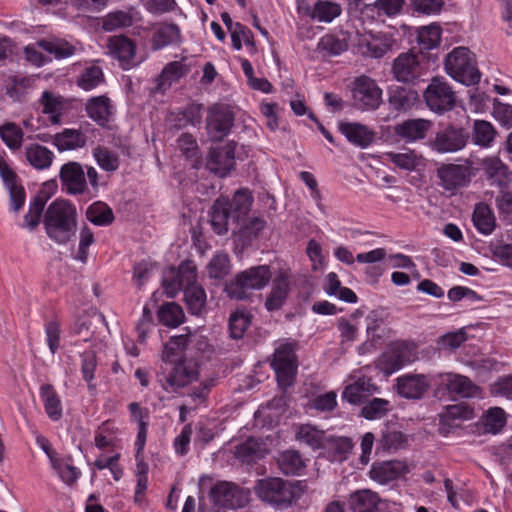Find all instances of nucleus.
Segmentation results:
<instances>
[{"label":"nucleus","mask_w":512,"mask_h":512,"mask_svg":"<svg viewBox=\"0 0 512 512\" xmlns=\"http://www.w3.org/2000/svg\"><path fill=\"white\" fill-rule=\"evenodd\" d=\"M237 228L233 229V233L242 241H250L256 238L265 228L266 221L262 217L243 218L240 223H236Z\"/></svg>","instance_id":"42"},{"label":"nucleus","mask_w":512,"mask_h":512,"mask_svg":"<svg viewBox=\"0 0 512 512\" xmlns=\"http://www.w3.org/2000/svg\"><path fill=\"white\" fill-rule=\"evenodd\" d=\"M86 217L90 222L98 226H107L114 221L112 209L100 201L88 207Z\"/></svg>","instance_id":"50"},{"label":"nucleus","mask_w":512,"mask_h":512,"mask_svg":"<svg viewBox=\"0 0 512 512\" xmlns=\"http://www.w3.org/2000/svg\"><path fill=\"white\" fill-rule=\"evenodd\" d=\"M24 132L15 123H6L0 126V137L3 142L12 150H17L21 147Z\"/></svg>","instance_id":"58"},{"label":"nucleus","mask_w":512,"mask_h":512,"mask_svg":"<svg viewBox=\"0 0 512 512\" xmlns=\"http://www.w3.org/2000/svg\"><path fill=\"white\" fill-rule=\"evenodd\" d=\"M230 270V260L226 254L215 255L208 265L210 277L215 279L224 278Z\"/></svg>","instance_id":"64"},{"label":"nucleus","mask_w":512,"mask_h":512,"mask_svg":"<svg viewBox=\"0 0 512 512\" xmlns=\"http://www.w3.org/2000/svg\"><path fill=\"white\" fill-rule=\"evenodd\" d=\"M468 139L469 135L464 128L448 125L436 133L431 145L439 153H454L462 150Z\"/></svg>","instance_id":"15"},{"label":"nucleus","mask_w":512,"mask_h":512,"mask_svg":"<svg viewBox=\"0 0 512 512\" xmlns=\"http://www.w3.org/2000/svg\"><path fill=\"white\" fill-rule=\"evenodd\" d=\"M190 342L189 334H181L172 336L165 343L162 352V361L165 363H177L182 359V355Z\"/></svg>","instance_id":"35"},{"label":"nucleus","mask_w":512,"mask_h":512,"mask_svg":"<svg viewBox=\"0 0 512 512\" xmlns=\"http://www.w3.org/2000/svg\"><path fill=\"white\" fill-rule=\"evenodd\" d=\"M485 174L490 185H496L500 189L507 188L511 181V173L507 165L498 158H490L485 161Z\"/></svg>","instance_id":"28"},{"label":"nucleus","mask_w":512,"mask_h":512,"mask_svg":"<svg viewBox=\"0 0 512 512\" xmlns=\"http://www.w3.org/2000/svg\"><path fill=\"white\" fill-rule=\"evenodd\" d=\"M418 99L417 91L397 86L389 91L388 103L396 111H407L418 102Z\"/></svg>","instance_id":"30"},{"label":"nucleus","mask_w":512,"mask_h":512,"mask_svg":"<svg viewBox=\"0 0 512 512\" xmlns=\"http://www.w3.org/2000/svg\"><path fill=\"white\" fill-rule=\"evenodd\" d=\"M188 310L194 315H200L205 308L206 293L200 285L190 286L184 290Z\"/></svg>","instance_id":"52"},{"label":"nucleus","mask_w":512,"mask_h":512,"mask_svg":"<svg viewBox=\"0 0 512 512\" xmlns=\"http://www.w3.org/2000/svg\"><path fill=\"white\" fill-rule=\"evenodd\" d=\"M425 73L424 65L412 52H404L394 59L393 77L404 84H415Z\"/></svg>","instance_id":"14"},{"label":"nucleus","mask_w":512,"mask_h":512,"mask_svg":"<svg viewBox=\"0 0 512 512\" xmlns=\"http://www.w3.org/2000/svg\"><path fill=\"white\" fill-rule=\"evenodd\" d=\"M234 120V114L229 106L214 104L209 107L206 118V130L210 140H223L234 125Z\"/></svg>","instance_id":"11"},{"label":"nucleus","mask_w":512,"mask_h":512,"mask_svg":"<svg viewBox=\"0 0 512 512\" xmlns=\"http://www.w3.org/2000/svg\"><path fill=\"white\" fill-rule=\"evenodd\" d=\"M52 467L58 473L59 477L68 485L74 484L81 472L78 468L68 463L64 459L52 458Z\"/></svg>","instance_id":"59"},{"label":"nucleus","mask_w":512,"mask_h":512,"mask_svg":"<svg viewBox=\"0 0 512 512\" xmlns=\"http://www.w3.org/2000/svg\"><path fill=\"white\" fill-rule=\"evenodd\" d=\"M339 130L349 142L361 148L368 147L374 141V132L359 123H340Z\"/></svg>","instance_id":"26"},{"label":"nucleus","mask_w":512,"mask_h":512,"mask_svg":"<svg viewBox=\"0 0 512 512\" xmlns=\"http://www.w3.org/2000/svg\"><path fill=\"white\" fill-rule=\"evenodd\" d=\"M46 202L47 198L43 194H38L34 197L27 214L24 216L25 227L29 230H35L39 225Z\"/></svg>","instance_id":"53"},{"label":"nucleus","mask_w":512,"mask_h":512,"mask_svg":"<svg viewBox=\"0 0 512 512\" xmlns=\"http://www.w3.org/2000/svg\"><path fill=\"white\" fill-rule=\"evenodd\" d=\"M381 499L370 489L357 490L349 495L348 507L352 512H378Z\"/></svg>","instance_id":"23"},{"label":"nucleus","mask_w":512,"mask_h":512,"mask_svg":"<svg viewBox=\"0 0 512 512\" xmlns=\"http://www.w3.org/2000/svg\"><path fill=\"white\" fill-rule=\"evenodd\" d=\"M202 104L191 103L178 112L171 113L170 121L177 129L184 128L188 125H195L201 121Z\"/></svg>","instance_id":"36"},{"label":"nucleus","mask_w":512,"mask_h":512,"mask_svg":"<svg viewBox=\"0 0 512 512\" xmlns=\"http://www.w3.org/2000/svg\"><path fill=\"white\" fill-rule=\"evenodd\" d=\"M40 397L47 416L53 421L60 420L63 414L62 403L54 387L51 384L42 385Z\"/></svg>","instance_id":"33"},{"label":"nucleus","mask_w":512,"mask_h":512,"mask_svg":"<svg viewBox=\"0 0 512 512\" xmlns=\"http://www.w3.org/2000/svg\"><path fill=\"white\" fill-rule=\"evenodd\" d=\"M408 471V466L404 461L390 460L374 462L370 468L369 476L379 484H387Z\"/></svg>","instance_id":"20"},{"label":"nucleus","mask_w":512,"mask_h":512,"mask_svg":"<svg viewBox=\"0 0 512 512\" xmlns=\"http://www.w3.org/2000/svg\"><path fill=\"white\" fill-rule=\"evenodd\" d=\"M252 202L253 197L247 189L238 190L232 200H228V211L231 219L236 223H240L248 215Z\"/></svg>","instance_id":"31"},{"label":"nucleus","mask_w":512,"mask_h":512,"mask_svg":"<svg viewBox=\"0 0 512 512\" xmlns=\"http://www.w3.org/2000/svg\"><path fill=\"white\" fill-rule=\"evenodd\" d=\"M271 366L275 370L278 384L283 388L291 386L297 372V358L294 345L284 343L276 348Z\"/></svg>","instance_id":"8"},{"label":"nucleus","mask_w":512,"mask_h":512,"mask_svg":"<svg viewBox=\"0 0 512 512\" xmlns=\"http://www.w3.org/2000/svg\"><path fill=\"white\" fill-rule=\"evenodd\" d=\"M88 116L99 126L106 127L112 116L111 100L107 96L90 98L85 105Z\"/></svg>","instance_id":"25"},{"label":"nucleus","mask_w":512,"mask_h":512,"mask_svg":"<svg viewBox=\"0 0 512 512\" xmlns=\"http://www.w3.org/2000/svg\"><path fill=\"white\" fill-rule=\"evenodd\" d=\"M485 433L497 434L507 423L505 411L500 407L489 408L479 421Z\"/></svg>","instance_id":"39"},{"label":"nucleus","mask_w":512,"mask_h":512,"mask_svg":"<svg viewBox=\"0 0 512 512\" xmlns=\"http://www.w3.org/2000/svg\"><path fill=\"white\" fill-rule=\"evenodd\" d=\"M86 136L77 129H64L62 132L55 134L53 144L58 151H70L82 148L86 145Z\"/></svg>","instance_id":"32"},{"label":"nucleus","mask_w":512,"mask_h":512,"mask_svg":"<svg viewBox=\"0 0 512 512\" xmlns=\"http://www.w3.org/2000/svg\"><path fill=\"white\" fill-rule=\"evenodd\" d=\"M197 270L191 261L183 262L178 269L170 268L163 278V288L168 297L173 298L181 290L196 286Z\"/></svg>","instance_id":"12"},{"label":"nucleus","mask_w":512,"mask_h":512,"mask_svg":"<svg viewBox=\"0 0 512 512\" xmlns=\"http://www.w3.org/2000/svg\"><path fill=\"white\" fill-rule=\"evenodd\" d=\"M391 408L389 400L373 398L363 405L360 415L367 420H376L386 416L390 412Z\"/></svg>","instance_id":"49"},{"label":"nucleus","mask_w":512,"mask_h":512,"mask_svg":"<svg viewBox=\"0 0 512 512\" xmlns=\"http://www.w3.org/2000/svg\"><path fill=\"white\" fill-rule=\"evenodd\" d=\"M376 390L377 387L369 379L359 378L354 383L345 387L342 398L350 404L358 405L363 403Z\"/></svg>","instance_id":"27"},{"label":"nucleus","mask_w":512,"mask_h":512,"mask_svg":"<svg viewBox=\"0 0 512 512\" xmlns=\"http://www.w3.org/2000/svg\"><path fill=\"white\" fill-rule=\"evenodd\" d=\"M242 41L246 46L250 47L252 51H256L253 33L243 24L236 26V30H234L231 34V42L233 48L235 50H240L242 48Z\"/></svg>","instance_id":"63"},{"label":"nucleus","mask_w":512,"mask_h":512,"mask_svg":"<svg viewBox=\"0 0 512 512\" xmlns=\"http://www.w3.org/2000/svg\"><path fill=\"white\" fill-rule=\"evenodd\" d=\"M431 378L425 374H405L397 378V393L406 399H420L431 387Z\"/></svg>","instance_id":"18"},{"label":"nucleus","mask_w":512,"mask_h":512,"mask_svg":"<svg viewBox=\"0 0 512 512\" xmlns=\"http://www.w3.org/2000/svg\"><path fill=\"white\" fill-rule=\"evenodd\" d=\"M342 12L340 4L328 1L318 0L311 11V18L319 22L330 23Z\"/></svg>","instance_id":"46"},{"label":"nucleus","mask_w":512,"mask_h":512,"mask_svg":"<svg viewBox=\"0 0 512 512\" xmlns=\"http://www.w3.org/2000/svg\"><path fill=\"white\" fill-rule=\"evenodd\" d=\"M104 74L99 66L87 67L77 79L80 88L90 91L104 82Z\"/></svg>","instance_id":"57"},{"label":"nucleus","mask_w":512,"mask_h":512,"mask_svg":"<svg viewBox=\"0 0 512 512\" xmlns=\"http://www.w3.org/2000/svg\"><path fill=\"white\" fill-rule=\"evenodd\" d=\"M181 33L176 24H163L153 34L152 49L160 50L168 45L180 42Z\"/></svg>","instance_id":"37"},{"label":"nucleus","mask_w":512,"mask_h":512,"mask_svg":"<svg viewBox=\"0 0 512 512\" xmlns=\"http://www.w3.org/2000/svg\"><path fill=\"white\" fill-rule=\"evenodd\" d=\"M290 291V277L287 272H280L272 282V288L265 301L268 311L279 310L285 303Z\"/></svg>","instance_id":"22"},{"label":"nucleus","mask_w":512,"mask_h":512,"mask_svg":"<svg viewBox=\"0 0 512 512\" xmlns=\"http://www.w3.org/2000/svg\"><path fill=\"white\" fill-rule=\"evenodd\" d=\"M62 190L68 195H82L88 191L87 179L82 165L75 161L63 164L59 171Z\"/></svg>","instance_id":"16"},{"label":"nucleus","mask_w":512,"mask_h":512,"mask_svg":"<svg viewBox=\"0 0 512 512\" xmlns=\"http://www.w3.org/2000/svg\"><path fill=\"white\" fill-rule=\"evenodd\" d=\"M407 443V436L403 432L390 426H386L382 430L381 436L377 442L379 448L383 449L384 451L394 452L405 448Z\"/></svg>","instance_id":"38"},{"label":"nucleus","mask_w":512,"mask_h":512,"mask_svg":"<svg viewBox=\"0 0 512 512\" xmlns=\"http://www.w3.org/2000/svg\"><path fill=\"white\" fill-rule=\"evenodd\" d=\"M46 234L58 244H66L75 235L77 228V210L66 199L54 200L43 215Z\"/></svg>","instance_id":"1"},{"label":"nucleus","mask_w":512,"mask_h":512,"mask_svg":"<svg viewBox=\"0 0 512 512\" xmlns=\"http://www.w3.org/2000/svg\"><path fill=\"white\" fill-rule=\"evenodd\" d=\"M272 277L269 266L259 265L239 272L226 284L225 291L230 299L245 300L253 290L264 288Z\"/></svg>","instance_id":"2"},{"label":"nucleus","mask_w":512,"mask_h":512,"mask_svg":"<svg viewBox=\"0 0 512 512\" xmlns=\"http://www.w3.org/2000/svg\"><path fill=\"white\" fill-rule=\"evenodd\" d=\"M443 382L449 393L456 397L472 398L479 392L478 386L463 375L449 373L446 375Z\"/></svg>","instance_id":"24"},{"label":"nucleus","mask_w":512,"mask_h":512,"mask_svg":"<svg viewBox=\"0 0 512 512\" xmlns=\"http://www.w3.org/2000/svg\"><path fill=\"white\" fill-rule=\"evenodd\" d=\"M431 126L426 119H407L394 126V133L405 142H415L424 139Z\"/></svg>","instance_id":"21"},{"label":"nucleus","mask_w":512,"mask_h":512,"mask_svg":"<svg viewBox=\"0 0 512 512\" xmlns=\"http://www.w3.org/2000/svg\"><path fill=\"white\" fill-rule=\"evenodd\" d=\"M445 70L453 79L467 86L477 84L481 78L474 55L466 47H457L446 56Z\"/></svg>","instance_id":"4"},{"label":"nucleus","mask_w":512,"mask_h":512,"mask_svg":"<svg viewBox=\"0 0 512 512\" xmlns=\"http://www.w3.org/2000/svg\"><path fill=\"white\" fill-rule=\"evenodd\" d=\"M256 495L277 508L288 507L299 497L297 485L282 478H265L257 481Z\"/></svg>","instance_id":"3"},{"label":"nucleus","mask_w":512,"mask_h":512,"mask_svg":"<svg viewBox=\"0 0 512 512\" xmlns=\"http://www.w3.org/2000/svg\"><path fill=\"white\" fill-rule=\"evenodd\" d=\"M295 437L299 442L305 443L314 450L323 448L326 439L324 431L310 424L298 426Z\"/></svg>","instance_id":"44"},{"label":"nucleus","mask_w":512,"mask_h":512,"mask_svg":"<svg viewBox=\"0 0 512 512\" xmlns=\"http://www.w3.org/2000/svg\"><path fill=\"white\" fill-rule=\"evenodd\" d=\"M441 27L436 24L421 27L418 31V42L422 49L430 50L439 45L441 41Z\"/></svg>","instance_id":"55"},{"label":"nucleus","mask_w":512,"mask_h":512,"mask_svg":"<svg viewBox=\"0 0 512 512\" xmlns=\"http://www.w3.org/2000/svg\"><path fill=\"white\" fill-rule=\"evenodd\" d=\"M210 215V224L213 231L218 235L228 232V222L231 215L228 211V199L219 198L214 201Z\"/></svg>","instance_id":"29"},{"label":"nucleus","mask_w":512,"mask_h":512,"mask_svg":"<svg viewBox=\"0 0 512 512\" xmlns=\"http://www.w3.org/2000/svg\"><path fill=\"white\" fill-rule=\"evenodd\" d=\"M96 367V353L92 350L83 352L81 354V372L84 380L88 383V388L90 390L95 388V385L92 383V380L94 379Z\"/></svg>","instance_id":"62"},{"label":"nucleus","mask_w":512,"mask_h":512,"mask_svg":"<svg viewBox=\"0 0 512 512\" xmlns=\"http://www.w3.org/2000/svg\"><path fill=\"white\" fill-rule=\"evenodd\" d=\"M40 102L43 106V113L50 115L52 124H60L62 115L61 111L63 108L62 98L55 96L49 91H44Z\"/></svg>","instance_id":"51"},{"label":"nucleus","mask_w":512,"mask_h":512,"mask_svg":"<svg viewBox=\"0 0 512 512\" xmlns=\"http://www.w3.org/2000/svg\"><path fill=\"white\" fill-rule=\"evenodd\" d=\"M25 156L29 164L37 170L48 169L54 159V154L47 147L31 144L25 148Z\"/></svg>","instance_id":"34"},{"label":"nucleus","mask_w":512,"mask_h":512,"mask_svg":"<svg viewBox=\"0 0 512 512\" xmlns=\"http://www.w3.org/2000/svg\"><path fill=\"white\" fill-rule=\"evenodd\" d=\"M42 49L55 59H65L74 55L77 47L61 38H47L38 40L36 43L25 48L26 59L36 66H42L51 59L44 56L37 49Z\"/></svg>","instance_id":"5"},{"label":"nucleus","mask_w":512,"mask_h":512,"mask_svg":"<svg viewBox=\"0 0 512 512\" xmlns=\"http://www.w3.org/2000/svg\"><path fill=\"white\" fill-rule=\"evenodd\" d=\"M212 501L220 506L236 509L243 507L249 500V491L232 482L221 481L215 484L210 490Z\"/></svg>","instance_id":"13"},{"label":"nucleus","mask_w":512,"mask_h":512,"mask_svg":"<svg viewBox=\"0 0 512 512\" xmlns=\"http://www.w3.org/2000/svg\"><path fill=\"white\" fill-rule=\"evenodd\" d=\"M352 94L354 107L362 111L375 110L382 100V90L367 76L355 79Z\"/></svg>","instance_id":"10"},{"label":"nucleus","mask_w":512,"mask_h":512,"mask_svg":"<svg viewBox=\"0 0 512 512\" xmlns=\"http://www.w3.org/2000/svg\"><path fill=\"white\" fill-rule=\"evenodd\" d=\"M108 53L120 62L123 69L135 65L136 46L134 42L124 35L111 36L107 40Z\"/></svg>","instance_id":"19"},{"label":"nucleus","mask_w":512,"mask_h":512,"mask_svg":"<svg viewBox=\"0 0 512 512\" xmlns=\"http://www.w3.org/2000/svg\"><path fill=\"white\" fill-rule=\"evenodd\" d=\"M385 157L396 167L408 171L415 170L424 160L422 155L418 154L415 150L409 149L401 153L387 152Z\"/></svg>","instance_id":"45"},{"label":"nucleus","mask_w":512,"mask_h":512,"mask_svg":"<svg viewBox=\"0 0 512 512\" xmlns=\"http://www.w3.org/2000/svg\"><path fill=\"white\" fill-rule=\"evenodd\" d=\"M424 99L431 111L442 114L455 107L456 95L444 80L434 77L424 92Z\"/></svg>","instance_id":"9"},{"label":"nucleus","mask_w":512,"mask_h":512,"mask_svg":"<svg viewBox=\"0 0 512 512\" xmlns=\"http://www.w3.org/2000/svg\"><path fill=\"white\" fill-rule=\"evenodd\" d=\"M496 131L492 124L485 120H475L473 124V141L476 145L487 147L494 140Z\"/></svg>","instance_id":"56"},{"label":"nucleus","mask_w":512,"mask_h":512,"mask_svg":"<svg viewBox=\"0 0 512 512\" xmlns=\"http://www.w3.org/2000/svg\"><path fill=\"white\" fill-rule=\"evenodd\" d=\"M436 175L439 179V185L452 194L466 187L472 179L473 167L469 160H465L463 163H443L437 170Z\"/></svg>","instance_id":"6"},{"label":"nucleus","mask_w":512,"mask_h":512,"mask_svg":"<svg viewBox=\"0 0 512 512\" xmlns=\"http://www.w3.org/2000/svg\"><path fill=\"white\" fill-rule=\"evenodd\" d=\"M184 312L180 305L175 302L164 303L158 310L159 322L167 327H177L184 320Z\"/></svg>","instance_id":"47"},{"label":"nucleus","mask_w":512,"mask_h":512,"mask_svg":"<svg viewBox=\"0 0 512 512\" xmlns=\"http://www.w3.org/2000/svg\"><path fill=\"white\" fill-rule=\"evenodd\" d=\"M236 143L231 141L223 146L211 148L207 160V169L219 177L227 176L235 166Z\"/></svg>","instance_id":"17"},{"label":"nucleus","mask_w":512,"mask_h":512,"mask_svg":"<svg viewBox=\"0 0 512 512\" xmlns=\"http://www.w3.org/2000/svg\"><path fill=\"white\" fill-rule=\"evenodd\" d=\"M157 382L167 392H176L196 380L198 371L192 361L180 360L175 363L169 373L165 370L157 372Z\"/></svg>","instance_id":"7"},{"label":"nucleus","mask_w":512,"mask_h":512,"mask_svg":"<svg viewBox=\"0 0 512 512\" xmlns=\"http://www.w3.org/2000/svg\"><path fill=\"white\" fill-rule=\"evenodd\" d=\"M251 324V316L244 312H234L229 318V331L233 339H241Z\"/></svg>","instance_id":"60"},{"label":"nucleus","mask_w":512,"mask_h":512,"mask_svg":"<svg viewBox=\"0 0 512 512\" xmlns=\"http://www.w3.org/2000/svg\"><path fill=\"white\" fill-rule=\"evenodd\" d=\"M189 72L186 64L182 61H174L168 63L162 73L158 77V88L165 89L170 86L172 82L179 80Z\"/></svg>","instance_id":"48"},{"label":"nucleus","mask_w":512,"mask_h":512,"mask_svg":"<svg viewBox=\"0 0 512 512\" xmlns=\"http://www.w3.org/2000/svg\"><path fill=\"white\" fill-rule=\"evenodd\" d=\"M133 24L132 16L125 11H115L109 13L103 19V29L106 31H113L120 28L129 27Z\"/></svg>","instance_id":"61"},{"label":"nucleus","mask_w":512,"mask_h":512,"mask_svg":"<svg viewBox=\"0 0 512 512\" xmlns=\"http://www.w3.org/2000/svg\"><path fill=\"white\" fill-rule=\"evenodd\" d=\"M93 156L97 164L107 172H114L119 168L120 161L118 154L107 147H95L93 149Z\"/></svg>","instance_id":"54"},{"label":"nucleus","mask_w":512,"mask_h":512,"mask_svg":"<svg viewBox=\"0 0 512 512\" xmlns=\"http://www.w3.org/2000/svg\"><path fill=\"white\" fill-rule=\"evenodd\" d=\"M350 34L346 31H339L334 34L323 36L319 42V47L331 55H339L348 49Z\"/></svg>","instance_id":"43"},{"label":"nucleus","mask_w":512,"mask_h":512,"mask_svg":"<svg viewBox=\"0 0 512 512\" xmlns=\"http://www.w3.org/2000/svg\"><path fill=\"white\" fill-rule=\"evenodd\" d=\"M278 467L285 475H300L305 468V463L296 450L282 452L277 458Z\"/></svg>","instance_id":"41"},{"label":"nucleus","mask_w":512,"mask_h":512,"mask_svg":"<svg viewBox=\"0 0 512 512\" xmlns=\"http://www.w3.org/2000/svg\"><path fill=\"white\" fill-rule=\"evenodd\" d=\"M472 219L477 230L484 235L491 234L495 229V216L485 203L476 204Z\"/></svg>","instance_id":"40"}]
</instances>
